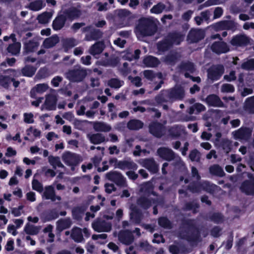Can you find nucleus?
<instances>
[{
    "instance_id": "obj_42",
    "label": "nucleus",
    "mask_w": 254,
    "mask_h": 254,
    "mask_svg": "<svg viewBox=\"0 0 254 254\" xmlns=\"http://www.w3.org/2000/svg\"><path fill=\"white\" fill-rule=\"evenodd\" d=\"M209 171L211 174L220 177L223 176L225 174L222 168L217 165L211 166Z\"/></svg>"
},
{
    "instance_id": "obj_9",
    "label": "nucleus",
    "mask_w": 254,
    "mask_h": 254,
    "mask_svg": "<svg viewBox=\"0 0 254 254\" xmlns=\"http://www.w3.org/2000/svg\"><path fill=\"white\" fill-rule=\"evenodd\" d=\"M57 99L55 96L49 95L46 96L45 101L42 105L41 109L43 110H52L56 108Z\"/></svg>"
},
{
    "instance_id": "obj_10",
    "label": "nucleus",
    "mask_w": 254,
    "mask_h": 254,
    "mask_svg": "<svg viewBox=\"0 0 254 254\" xmlns=\"http://www.w3.org/2000/svg\"><path fill=\"white\" fill-rule=\"evenodd\" d=\"M111 164H113L116 168H119L122 170L126 169H130L135 167V164L131 161H118L116 159H112L110 161Z\"/></svg>"
},
{
    "instance_id": "obj_35",
    "label": "nucleus",
    "mask_w": 254,
    "mask_h": 254,
    "mask_svg": "<svg viewBox=\"0 0 254 254\" xmlns=\"http://www.w3.org/2000/svg\"><path fill=\"white\" fill-rule=\"evenodd\" d=\"M71 236L76 242H81L83 240L82 230L80 228H75L73 229Z\"/></svg>"
},
{
    "instance_id": "obj_33",
    "label": "nucleus",
    "mask_w": 254,
    "mask_h": 254,
    "mask_svg": "<svg viewBox=\"0 0 254 254\" xmlns=\"http://www.w3.org/2000/svg\"><path fill=\"white\" fill-rule=\"evenodd\" d=\"M216 187V186L213 185H210L208 182H204L201 185L200 187H198L195 189H190L192 192H198L200 191L201 189L205 190L207 191L210 192L212 190L214 189Z\"/></svg>"
},
{
    "instance_id": "obj_6",
    "label": "nucleus",
    "mask_w": 254,
    "mask_h": 254,
    "mask_svg": "<svg viewBox=\"0 0 254 254\" xmlns=\"http://www.w3.org/2000/svg\"><path fill=\"white\" fill-rule=\"evenodd\" d=\"M250 42L249 38L245 35H238L233 37L231 44L235 47H242L247 45Z\"/></svg>"
},
{
    "instance_id": "obj_50",
    "label": "nucleus",
    "mask_w": 254,
    "mask_h": 254,
    "mask_svg": "<svg viewBox=\"0 0 254 254\" xmlns=\"http://www.w3.org/2000/svg\"><path fill=\"white\" fill-rule=\"evenodd\" d=\"M77 44L78 42L74 39H70L66 40L64 44L65 51L66 52L68 49L71 48Z\"/></svg>"
},
{
    "instance_id": "obj_34",
    "label": "nucleus",
    "mask_w": 254,
    "mask_h": 254,
    "mask_svg": "<svg viewBox=\"0 0 254 254\" xmlns=\"http://www.w3.org/2000/svg\"><path fill=\"white\" fill-rule=\"evenodd\" d=\"M104 49V45L102 43L98 42L93 45L90 49L89 53L93 55L94 56H96L100 54Z\"/></svg>"
},
{
    "instance_id": "obj_55",
    "label": "nucleus",
    "mask_w": 254,
    "mask_h": 254,
    "mask_svg": "<svg viewBox=\"0 0 254 254\" xmlns=\"http://www.w3.org/2000/svg\"><path fill=\"white\" fill-rule=\"evenodd\" d=\"M49 14L47 13H44L38 17V20L41 23H48L50 19Z\"/></svg>"
},
{
    "instance_id": "obj_32",
    "label": "nucleus",
    "mask_w": 254,
    "mask_h": 254,
    "mask_svg": "<svg viewBox=\"0 0 254 254\" xmlns=\"http://www.w3.org/2000/svg\"><path fill=\"white\" fill-rule=\"evenodd\" d=\"M40 228L39 226H36L30 223H27L24 227V230L27 234L35 235L39 233Z\"/></svg>"
},
{
    "instance_id": "obj_2",
    "label": "nucleus",
    "mask_w": 254,
    "mask_h": 254,
    "mask_svg": "<svg viewBox=\"0 0 254 254\" xmlns=\"http://www.w3.org/2000/svg\"><path fill=\"white\" fill-rule=\"evenodd\" d=\"M184 39V36L180 33H174L170 34L168 38L157 45L158 49L160 51L167 50L172 45H178Z\"/></svg>"
},
{
    "instance_id": "obj_16",
    "label": "nucleus",
    "mask_w": 254,
    "mask_h": 254,
    "mask_svg": "<svg viewBox=\"0 0 254 254\" xmlns=\"http://www.w3.org/2000/svg\"><path fill=\"white\" fill-rule=\"evenodd\" d=\"M171 99H182L184 96V90L182 87L176 86L169 93Z\"/></svg>"
},
{
    "instance_id": "obj_24",
    "label": "nucleus",
    "mask_w": 254,
    "mask_h": 254,
    "mask_svg": "<svg viewBox=\"0 0 254 254\" xmlns=\"http://www.w3.org/2000/svg\"><path fill=\"white\" fill-rule=\"evenodd\" d=\"M142 165L144 167L147 168L149 171L153 173L157 172L158 170V166L155 163L153 159H145L143 161Z\"/></svg>"
},
{
    "instance_id": "obj_18",
    "label": "nucleus",
    "mask_w": 254,
    "mask_h": 254,
    "mask_svg": "<svg viewBox=\"0 0 254 254\" xmlns=\"http://www.w3.org/2000/svg\"><path fill=\"white\" fill-rule=\"evenodd\" d=\"M149 130L151 133L157 137H160L163 134L164 127L158 123H153L149 126Z\"/></svg>"
},
{
    "instance_id": "obj_63",
    "label": "nucleus",
    "mask_w": 254,
    "mask_h": 254,
    "mask_svg": "<svg viewBox=\"0 0 254 254\" xmlns=\"http://www.w3.org/2000/svg\"><path fill=\"white\" fill-rule=\"evenodd\" d=\"M4 249L7 251H12L14 250V241L12 239L9 238L4 246Z\"/></svg>"
},
{
    "instance_id": "obj_47",
    "label": "nucleus",
    "mask_w": 254,
    "mask_h": 254,
    "mask_svg": "<svg viewBox=\"0 0 254 254\" xmlns=\"http://www.w3.org/2000/svg\"><path fill=\"white\" fill-rule=\"evenodd\" d=\"M183 131L184 128L179 126H174L170 129V134L174 136L180 135Z\"/></svg>"
},
{
    "instance_id": "obj_54",
    "label": "nucleus",
    "mask_w": 254,
    "mask_h": 254,
    "mask_svg": "<svg viewBox=\"0 0 254 254\" xmlns=\"http://www.w3.org/2000/svg\"><path fill=\"white\" fill-rule=\"evenodd\" d=\"M23 206L20 205L17 207H13L11 209V213L14 217L20 216L22 214Z\"/></svg>"
},
{
    "instance_id": "obj_57",
    "label": "nucleus",
    "mask_w": 254,
    "mask_h": 254,
    "mask_svg": "<svg viewBox=\"0 0 254 254\" xmlns=\"http://www.w3.org/2000/svg\"><path fill=\"white\" fill-rule=\"evenodd\" d=\"M158 223L160 226L166 228H170L171 226L170 221L165 217L160 218L158 220Z\"/></svg>"
},
{
    "instance_id": "obj_61",
    "label": "nucleus",
    "mask_w": 254,
    "mask_h": 254,
    "mask_svg": "<svg viewBox=\"0 0 254 254\" xmlns=\"http://www.w3.org/2000/svg\"><path fill=\"white\" fill-rule=\"evenodd\" d=\"M52 228L53 227L51 225H49L44 229L45 232L48 233L49 239L48 241L49 242H52L54 241V235L52 233Z\"/></svg>"
},
{
    "instance_id": "obj_51",
    "label": "nucleus",
    "mask_w": 254,
    "mask_h": 254,
    "mask_svg": "<svg viewBox=\"0 0 254 254\" xmlns=\"http://www.w3.org/2000/svg\"><path fill=\"white\" fill-rule=\"evenodd\" d=\"M182 70H186L190 72H192L194 70V66L193 64L190 62H186L182 64L181 66Z\"/></svg>"
},
{
    "instance_id": "obj_46",
    "label": "nucleus",
    "mask_w": 254,
    "mask_h": 254,
    "mask_svg": "<svg viewBox=\"0 0 254 254\" xmlns=\"http://www.w3.org/2000/svg\"><path fill=\"white\" fill-rule=\"evenodd\" d=\"M124 84L123 81H121L117 78H113L109 80L108 84L112 88H119Z\"/></svg>"
},
{
    "instance_id": "obj_56",
    "label": "nucleus",
    "mask_w": 254,
    "mask_h": 254,
    "mask_svg": "<svg viewBox=\"0 0 254 254\" xmlns=\"http://www.w3.org/2000/svg\"><path fill=\"white\" fill-rule=\"evenodd\" d=\"M223 150L226 153H228L231 150V142L228 139H223L221 144Z\"/></svg>"
},
{
    "instance_id": "obj_41",
    "label": "nucleus",
    "mask_w": 254,
    "mask_h": 254,
    "mask_svg": "<svg viewBox=\"0 0 254 254\" xmlns=\"http://www.w3.org/2000/svg\"><path fill=\"white\" fill-rule=\"evenodd\" d=\"M44 6L43 1L38 0L32 2L29 5V8L33 11H38Z\"/></svg>"
},
{
    "instance_id": "obj_20",
    "label": "nucleus",
    "mask_w": 254,
    "mask_h": 254,
    "mask_svg": "<svg viewBox=\"0 0 254 254\" xmlns=\"http://www.w3.org/2000/svg\"><path fill=\"white\" fill-rule=\"evenodd\" d=\"M48 84L46 83L37 84L30 92L31 97L35 98L37 94H43L48 90Z\"/></svg>"
},
{
    "instance_id": "obj_43",
    "label": "nucleus",
    "mask_w": 254,
    "mask_h": 254,
    "mask_svg": "<svg viewBox=\"0 0 254 254\" xmlns=\"http://www.w3.org/2000/svg\"><path fill=\"white\" fill-rule=\"evenodd\" d=\"M244 108L250 112H254V96L248 98L245 103Z\"/></svg>"
},
{
    "instance_id": "obj_30",
    "label": "nucleus",
    "mask_w": 254,
    "mask_h": 254,
    "mask_svg": "<svg viewBox=\"0 0 254 254\" xmlns=\"http://www.w3.org/2000/svg\"><path fill=\"white\" fill-rule=\"evenodd\" d=\"M88 138L92 143L97 144L104 142L105 140L104 136L100 133L88 134Z\"/></svg>"
},
{
    "instance_id": "obj_38",
    "label": "nucleus",
    "mask_w": 254,
    "mask_h": 254,
    "mask_svg": "<svg viewBox=\"0 0 254 254\" xmlns=\"http://www.w3.org/2000/svg\"><path fill=\"white\" fill-rule=\"evenodd\" d=\"M71 225V221L69 219L60 220L57 222V229L59 231H62L64 229L69 227Z\"/></svg>"
},
{
    "instance_id": "obj_31",
    "label": "nucleus",
    "mask_w": 254,
    "mask_h": 254,
    "mask_svg": "<svg viewBox=\"0 0 254 254\" xmlns=\"http://www.w3.org/2000/svg\"><path fill=\"white\" fill-rule=\"evenodd\" d=\"M11 83H12L13 85L15 87H18L19 84V82L18 81H15L13 79H10L8 77L3 76H0V84L2 86L6 87Z\"/></svg>"
},
{
    "instance_id": "obj_21",
    "label": "nucleus",
    "mask_w": 254,
    "mask_h": 254,
    "mask_svg": "<svg viewBox=\"0 0 254 254\" xmlns=\"http://www.w3.org/2000/svg\"><path fill=\"white\" fill-rule=\"evenodd\" d=\"M143 74L147 79L150 80L156 78H158L161 80L159 81V84L155 87V90H158L161 87V85L163 83V81L161 80L162 77L161 73H159L155 75L151 70H147L144 71Z\"/></svg>"
},
{
    "instance_id": "obj_7",
    "label": "nucleus",
    "mask_w": 254,
    "mask_h": 254,
    "mask_svg": "<svg viewBox=\"0 0 254 254\" xmlns=\"http://www.w3.org/2000/svg\"><path fill=\"white\" fill-rule=\"evenodd\" d=\"M92 227L97 232H109L111 229V224L105 221H97L93 223Z\"/></svg>"
},
{
    "instance_id": "obj_11",
    "label": "nucleus",
    "mask_w": 254,
    "mask_h": 254,
    "mask_svg": "<svg viewBox=\"0 0 254 254\" xmlns=\"http://www.w3.org/2000/svg\"><path fill=\"white\" fill-rule=\"evenodd\" d=\"M106 178L119 185H124L125 183V179L123 175L116 171L110 172L107 173L106 174Z\"/></svg>"
},
{
    "instance_id": "obj_40",
    "label": "nucleus",
    "mask_w": 254,
    "mask_h": 254,
    "mask_svg": "<svg viewBox=\"0 0 254 254\" xmlns=\"http://www.w3.org/2000/svg\"><path fill=\"white\" fill-rule=\"evenodd\" d=\"M48 159L50 164L55 169L57 167L63 168L64 167L61 163L60 158L58 157L50 156L49 157Z\"/></svg>"
},
{
    "instance_id": "obj_5",
    "label": "nucleus",
    "mask_w": 254,
    "mask_h": 254,
    "mask_svg": "<svg viewBox=\"0 0 254 254\" xmlns=\"http://www.w3.org/2000/svg\"><path fill=\"white\" fill-rule=\"evenodd\" d=\"M42 197L46 199H50L52 201L61 200V197L60 196L56 195L54 188L52 186H47L45 188Z\"/></svg>"
},
{
    "instance_id": "obj_27",
    "label": "nucleus",
    "mask_w": 254,
    "mask_h": 254,
    "mask_svg": "<svg viewBox=\"0 0 254 254\" xmlns=\"http://www.w3.org/2000/svg\"><path fill=\"white\" fill-rule=\"evenodd\" d=\"M66 21H68L64 13L59 15L54 21L53 23V28L55 30H59L62 28Z\"/></svg>"
},
{
    "instance_id": "obj_58",
    "label": "nucleus",
    "mask_w": 254,
    "mask_h": 254,
    "mask_svg": "<svg viewBox=\"0 0 254 254\" xmlns=\"http://www.w3.org/2000/svg\"><path fill=\"white\" fill-rule=\"evenodd\" d=\"M24 121L27 124H33L34 122V116L31 113H24L23 115Z\"/></svg>"
},
{
    "instance_id": "obj_3",
    "label": "nucleus",
    "mask_w": 254,
    "mask_h": 254,
    "mask_svg": "<svg viewBox=\"0 0 254 254\" xmlns=\"http://www.w3.org/2000/svg\"><path fill=\"white\" fill-rule=\"evenodd\" d=\"M86 69L80 66H75L65 73V77L72 82L81 81L86 76Z\"/></svg>"
},
{
    "instance_id": "obj_14",
    "label": "nucleus",
    "mask_w": 254,
    "mask_h": 254,
    "mask_svg": "<svg viewBox=\"0 0 254 254\" xmlns=\"http://www.w3.org/2000/svg\"><path fill=\"white\" fill-rule=\"evenodd\" d=\"M252 134V130L249 128H241L239 130L234 131L233 135L235 139H247Z\"/></svg>"
},
{
    "instance_id": "obj_22",
    "label": "nucleus",
    "mask_w": 254,
    "mask_h": 254,
    "mask_svg": "<svg viewBox=\"0 0 254 254\" xmlns=\"http://www.w3.org/2000/svg\"><path fill=\"white\" fill-rule=\"evenodd\" d=\"M120 241L126 245L130 244L133 240L132 233L128 231L121 232L119 236Z\"/></svg>"
},
{
    "instance_id": "obj_15",
    "label": "nucleus",
    "mask_w": 254,
    "mask_h": 254,
    "mask_svg": "<svg viewBox=\"0 0 254 254\" xmlns=\"http://www.w3.org/2000/svg\"><path fill=\"white\" fill-rule=\"evenodd\" d=\"M223 73V68L222 66L214 67L208 71V77L213 80H217Z\"/></svg>"
},
{
    "instance_id": "obj_37",
    "label": "nucleus",
    "mask_w": 254,
    "mask_h": 254,
    "mask_svg": "<svg viewBox=\"0 0 254 254\" xmlns=\"http://www.w3.org/2000/svg\"><path fill=\"white\" fill-rule=\"evenodd\" d=\"M143 124L139 120H132L127 124V127L130 129L136 130L141 128Z\"/></svg>"
},
{
    "instance_id": "obj_53",
    "label": "nucleus",
    "mask_w": 254,
    "mask_h": 254,
    "mask_svg": "<svg viewBox=\"0 0 254 254\" xmlns=\"http://www.w3.org/2000/svg\"><path fill=\"white\" fill-rule=\"evenodd\" d=\"M200 156V153L196 150H192L190 154V158L192 161H199Z\"/></svg>"
},
{
    "instance_id": "obj_64",
    "label": "nucleus",
    "mask_w": 254,
    "mask_h": 254,
    "mask_svg": "<svg viewBox=\"0 0 254 254\" xmlns=\"http://www.w3.org/2000/svg\"><path fill=\"white\" fill-rule=\"evenodd\" d=\"M128 79L130 80L131 82L137 87L141 86L142 83L141 79L139 77H132L131 76L128 77Z\"/></svg>"
},
{
    "instance_id": "obj_52",
    "label": "nucleus",
    "mask_w": 254,
    "mask_h": 254,
    "mask_svg": "<svg viewBox=\"0 0 254 254\" xmlns=\"http://www.w3.org/2000/svg\"><path fill=\"white\" fill-rule=\"evenodd\" d=\"M242 68L245 69H254V59H251L242 64Z\"/></svg>"
},
{
    "instance_id": "obj_39",
    "label": "nucleus",
    "mask_w": 254,
    "mask_h": 254,
    "mask_svg": "<svg viewBox=\"0 0 254 254\" xmlns=\"http://www.w3.org/2000/svg\"><path fill=\"white\" fill-rule=\"evenodd\" d=\"M205 109V107L202 104L200 103H196L190 107L189 111V113L190 115L199 113L202 111H204Z\"/></svg>"
},
{
    "instance_id": "obj_12",
    "label": "nucleus",
    "mask_w": 254,
    "mask_h": 254,
    "mask_svg": "<svg viewBox=\"0 0 254 254\" xmlns=\"http://www.w3.org/2000/svg\"><path fill=\"white\" fill-rule=\"evenodd\" d=\"M204 31L200 29H192L188 35V40L191 42H196L203 38Z\"/></svg>"
},
{
    "instance_id": "obj_1",
    "label": "nucleus",
    "mask_w": 254,
    "mask_h": 254,
    "mask_svg": "<svg viewBox=\"0 0 254 254\" xmlns=\"http://www.w3.org/2000/svg\"><path fill=\"white\" fill-rule=\"evenodd\" d=\"M156 30V25L151 18H143L139 20L135 29V33L138 38L151 36Z\"/></svg>"
},
{
    "instance_id": "obj_28",
    "label": "nucleus",
    "mask_w": 254,
    "mask_h": 254,
    "mask_svg": "<svg viewBox=\"0 0 254 254\" xmlns=\"http://www.w3.org/2000/svg\"><path fill=\"white\" fill-rule=\"evenodd\" d=\"M214 26L217 30L231 29L234 27V23L231 21H223L216 23Z\"/></svg>"
},
{
    "instance_id": "obj_60",
    "label": "nucleus",
    "mask_w": 254,
    "mask_h": 254,
    "mask_svg": "<svg viewBox=\"0 0 254 254\" xmlns=\"http://www.w3.org/2000/svg\"><path fill=\"white\" fill-rule=\"evenodd\" d=\"M234 91V87L230 84H224L222 86L221 91L223 92H233Z\"/></svg>"
},
{
    "instance_id": "obj_29",
    "label": "nucleus",
    "mask_w": 254,
    "mask_h": 254,
    "mask_svg": "<svg viewBox=\"0 0 254 254\" xmlns=\"http://www.w3.org/2000/svg\"><path fill=\"white\" fill-rule=\"evenodd\" d=\"M38 39H34L24 43V48L27 52H33L35 51L39 45L38 42Z\"/></svg>"
},
{
    "instance_id": "obj_23",
    "label": "nucleus",
    "mask_w": 254,
    "mask_h": 254,
    "mask_svg": "<svg viewBox=\"0 0 254 254\" xmlns=\"http://www.w3.org/2000/svg\"><path fill=\"white\" fill-rule=\"evenodd\" d=\"M64 13L67 20L71 21L78 17L81 14V12L77 8L72 7L65 11Z\"/></svg>"
},
{
    "instance_id": "obj_59",
    "label": "nucleus",
    "mask_w": 254,
    "mask_h": 254,
    "mask_svg": "<svg viewBox=\"0 0 254 254\" xmlns=\"http://www.w3.org/2000/svg\"><path fill=\"white\" fill-rule=\"evenodd\" d=\"M138 204L144 208H147L151 205L150 201L145 198H141L138 201Z\"/></svg>"
},
{
    "instance_id": "obj_25",
    "label": "nucleus",
    "mask_w": 254,
    "mask_h": 254,
    "mask_svg": "<svg viewBox=\"0 0 254 254\" xmlns=\"http://www.w3.org/2000/svg\"><path fill=\"white\" fill-rule=\"evenodd\" d=\"M208 104L212 106L221 107L223 106V104L220 99L215 95H210L206 99Z\"/></svg>"
},
{
    "instance_id": "obj_8",
    "label": "nucleus",
    "mask_w": 254,
    "mask_h": 254,
    "mask_svg": "<svg viewBox=\"0 0 254 254\" xmlns=\"http://www.w3.org/2000/svg\"><path fill=\"white\" fill-rule=\"evenodd\" d=\"M240 189L242 191L247 194L254 195V178H252L249 180L244 181Z\"/></svg>"
},
{
    "instance_id": "obj_36",
    "label": "nucleus",
    "mask_w": 254,
    "mask_h": 254,
    "mask_svg": "<svg viewBox=\"0 0 254 254\" xmlns=\"http://www.w3.org/2000/svg\"><path fill=\"white\" fill-rule=\"evenodd\" d=\"M59 42V38L57 36H53L45 39L43 42V46L47 48H49L55 46Z\"/></svg>"
},
{
    "instance_id": "obj_26",
    "label": "nucleus",
    "mask_w": 254,
    "mask_h": 254,
    "mask_svg": "<svg viewBox=\"0 0 254 254\" xmlns=\"http://www.w3.org/2000/svg\"><path fill=\"white\" fill-rule=\"evenodd\" d=\"M93 128L97 131L102 132H108L111 129V127L109 124L101 122H94Z\"/></svg>"
},
{
    "instance_id": "obj_44",
    "label": "nucleus",
    "mask_w": 254,
    "mask_h": 254,
    "mask_svg": "<svg viewBox=\"0 0 254 254\" xmlns=\"http://www.w3.org/2000/svg\"><path fill=\"white\" fill-rule=\"evenodd\" d=\"M144 63L148 66H155L159 64L158 60L155 57L149 56L144 59Z\"/></svg>"
},
{
    "instance_id": "obj_62",
    "label": "nucleus",
    "mask_w": 254,
    "mask_h": 254,
    "mask_svg": "<svg viewBox=\"0 0 254 254\" xmlns=\"http://www.w3.org/2000/svg\"><path fill=\"white\" fill-rule=\"evenodd\" d=\"M27 134L28 135L32 134L34 137H40L41 135V131L36 129L32 127H30L27 130Z\"/></svg>"
},
{
    "instance_id": "obj_49",
    "label": "nucleus",
    "mask_w": 254,
    "mask_h": 254,
    "mask_svg": "<svg viewBox=\"0 0 254 254\" xmlns=\"http://www.w3.org/2000/svg\"><path fill=\"white\" fill-rule=\"evenodd\" d=\"M32 189L38 192H41L43 191V185L38 180L34 179L32 182Z\"/></svg>"
},
{
    "instance_id": "obj_13",
    "label": "nucleus",
    "mask_w": 254,
    "mask_h": 254,
    "mask_svg": "<svg viewBox=\"0 0 254 254\" xmlns=\"http://www.w3.org/2000/svg\"><path fill=\"white\" fill-rule=\"evenodd\" d=\"M211 49L217 54L225 53L229 50L227 44L222 41L214 43L211 46Z\"/></svg>"
},
{
    "instance_id": "obj_19",
    "label": "nucleus",
    "mask_w": 254,
    "mask_h": 254,
    "mask_svg": "<svg viewBox=\"0 0 254 254\" xmlns=\"http://www.w3.org/2000/svg\"><path fill=\"white\" fill-rule=\"evenodd\" d=\"M11 38L13 43L8 47L7 51L12 55H16L20 52L21 44L20 43L16 42V39L14 34H11Z\"/></svg>"
},
{
    "instance_id": "obj_45",
    "label": "nucleus",
    "mask_w": 254,
    "mask_h": 254,
    "mask_svg": "<svg viewBox=\"0 0 254 254\" xmlns=\"http://www.w3.org/2000/svg\"><path fill=\"white\" fill-rule=\"evenodd\" d=\"M21 71L23 75L31 77L34 74L36 68L33 66L26 65L22 68Z\"/></svg>"
},
{
    "instance_id": "obj_48",
    "label": "nucleus",
    "mask_w": 254,
    "mask_h": 254,
    "mask_svg": "<svg viewBox=\"0 0 254 254\" xmlns=\"http://www.w3.org/2000/svg\"><path fill=\"white\" fill-rule=\"evenodd\" d=\"M165 9V5L163 3H159L154 5L150 10L152 13L159 14L161 13Z\"/></svg>"
},
{
    "instance_id": "obj_17",
    "label": "nucleus",
    "mask_w": 254,
    "mask_h": 254,
    "mask_svg": "<svg viewBox=\"0 0 254 254\" xmlns=\"http://www.w3.org/2000/svg\"><path fill=\"white\" fill-rule=\"evenodd\" d=\"M157 153L161 158L166 160L170 161L175 158L173 151L167 148H160L157 150Z\"/></svg>"
},
{
    "instance_id": "obj_4",
    "label": "nucleus",
    "mask_w": 254,
    "mask_h": 254,
    "mask_svg": "<svg viewBox=\"0 0 254 254\" xmlns=\"http://www.w3.org/2000/svg\"><path fill=\"white\" fill-rule=\"evenodd\" d=\"M63 160L66 165L71 167L72 170H74V167L79 162L78 156L70 152H66L64 154Z\"/></svg>"
}]
</instances>
